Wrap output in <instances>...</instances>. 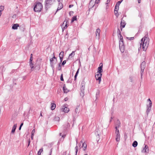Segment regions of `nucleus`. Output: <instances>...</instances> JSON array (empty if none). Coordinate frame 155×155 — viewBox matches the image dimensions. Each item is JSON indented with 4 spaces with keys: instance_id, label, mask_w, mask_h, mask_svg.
<instances>
[{
    "instance_id": "nucleus-1",
    "label": "nucleus",
    "mask_w": 155,
    "mask_h": 155,
    "mask_svg": "<svg viewBox=\"0 0 155 155\" xmlns=\"http://www.w3.org/2000/svg\"><path fill=\"white\" fill-rule=\"evenodd\" d=\"M141 43L140 44V48L142 47L143 51H146L148 46L149 43V38L148 33L146 34L144 37L141 39Z\"/></svg>"
},
{
    "instance_id": "nucleus-2",
    "label": "nucleus",
    "mask_w": 155,
    "mask_h": 155,
    "mask_svg": "<svg viewBox=\"0 0 155 155\" xmlns=\"http://www.w3.org/2000/svg\"><path fill=\"white\" fill-rule=\"evenodd\" d=\"M43 8L42 4L40 2L35 3L34 5V11L36 12H41Z\"/></svg>"
},
{
    "instance_id": "nucleus-3",
    "label": "nucleus",
    "mask_w": 155,
    "mask_h": 155,
    "mask_svg": "<svg viewBox=\"0 0 155 155\" xmlns=\"http://www.w3.org/2000/svg\"><path fill=\"white\" fill-rule=\"evenodd\" d=\"M55 0H45V8L46 10L50 7L55 2Z\"/></svg>"
},
{
    "instance_id": "nucleus-4",
    "label": "nucleus",
    "mask_w": 155,
    "mask_h": 155,
    "mask_svg": "<svg viewBox=\"0 0 155 155\" xmlns=\"http://www.w3.org/2000/svg\"><path fill=\"white\" fill-rule=\"evenodd\" d=\"M57 58L55 56H53L52 58L50 59V65L53 70L54 69V65L57 63Z\"/></svg>"
},
{
    "instance_id": "nucleus-5",
    "label": "nucleus",
    "mask_w": 155,
    "mask_h": 155,
    "mask_svg": "<svg viewBox=\"0 0 155 155\" xmlns=\"http://www.w3.org/2000/svg\"><path fill=\"white\" fill-rule=\"evenodd\" d=\"M146 63L145 61H143L142 62L140 65V68H141L140 74L141 78L142 79V76L143 74V71L145 68L146 66Z\"/></svg>"
},
{
    "instance_id": "nucleus-6",
    "label": "nucleus",
    "mask_w": 155,
    "mask_h": 155,
    "mask_svg": "<svg viewBox=\"0 0 155 155\" xmlns=\"http://www.w3.org/2000/svg\"><path fill=\"white\" fill-rule=\"evenodd\" d=\"M119 48L121 51L122 52H124V43L123 40H120L119 41Z\"/></svg>"
},
{
    "instance_id": "nucleus-7",
    "label": "nucleus",
    "mask_w": 155,
    "mask_h": 155,
    "mask_svg": "<svg viewBox=\"0 0 155 155\" xmlns=\"http://www.w3.org/2000/svg\"><path fill=\"white\" fill-rule=\"evenodd\" d=\"M102 74L97 72V74L95 75V77L97 80L98 81L99 84H100L101 81Z\"/></svg>"
},
{
    "instance_id": "nucleus-8",
    "label": "nucleus",
    "mask_w": 155,
    "mask_h": 155,
    "mask_svg": "<svg viewBox=\"0 0 155 155\" xmlns=\"http://www.w3.org/2000/svg\"><path fill=\"white\" fill-rule=\"evenodd\" d=\"M103 64L102 63H101L99 65V67L98 68L97 73L101 74V73L103 72Z\"/></svg>"
},
{
    "instance_id": "nucleus-9",
    "label": "nucleus",
    "mask_w": 155,
    "mask_h": 155,
    "mask_svg": "<svg viewBox=\"0 0 155 155\" xmlns=\"http://www.w3.org/2000/svg\"><path fill=\"white\" fill-rule=\"evenodd\" d=\"M79 106H78L76 108L75 111L73 113V116L74 117L76 116L77 113H78L79 112Z\"/></svg>"
},
{
    "instance_id": "nucleus-10",
    "label": "nucleus",
    "mask_w": 155,
    "mask_h": 155,
    "mask_svg": "<svg viewBox=\"0 0 155 155\" xmlns=\"http://www.w3.org/2000/svg\"><path fill=\"white\" fill-rule=\"evenodd\" d=\"M80 146H81V145H82V146L81 147H83V148L84 150H85L86 149L87 147V144L85 142H83L82 141H81L80 143Z\"/></svg>"
},
{
    "instance_id": "nucleus-11",
    "label": "nucleus",
    "mask_w": 155,
    "mask_h": 155,
    "mask_svg": "<svg viewBox=\"0 0 155 155\" xmlns=\"http://www.w3.org/2000/svg\"><path fill=\"white\" fill-rule=\"evenodd\" d=\"M100 30L99 28H97V29L96 31V38L98 39L100 38Z\"/></svg>"
},
{
    "instance_id": "nucleus-12",
    "label": "nucleus",
    "mask_w": 155,
    "mask_h": 155,
    "mask_svg": "<svg viewBox=\"0 0 155 155\" xmlns=\"http://www.w3.org/2000/svg\"><path fill=\"white\" fill-rule=\"evenodd\" d=\"M151 105L152 104L150 105V104H149V105H147V110H146V113L147 115H148L149 113L150 110H151Z\"/></svg>"
},
{
    "instance_id": "nucleus-13",
    "label": "nucleus",
    "mask_w": 155,
    "mask_h": 155,
    "mask_svg": "<svg viewBox=\"0 0 155 155\" xmlns=\"http://www.w3.org/2000/svg\"><path fill=\"white\" fill-rule=\"evenodd\" d=\"M68 22V21L67 20H65L62 25V27H63L64 29H65L67 28L68 27V25H67V22Z\"/></svg>"
},
{
    "instance_id": "nucleus-14",
    "label": "nucleus",
    "mask_w": 155,
    "mask_h": 155,
    "mask_svg": "<svg viewBox=\"0 0 155 155\" xmlns=\"http://www.w3.org/2000/svg\"><path fill=\"white\" fill-rule=\"evenodd\" d=\"M117 33H118V37L120 39V40H123V37L121 34L120 31L119 29L118 28V30L117 31Z\"/></svg>"
},
{
    "instance_id": "nucleus-15",
    "label": "nucleus",
    "mask_w": 155,
    "mask_h": 155,
    "mask_svg": "<svg viewBox=\"0 0 155 155\" xmlns=\"http://www.w3.org/2000/svg\"><path fill=\"white\" fill-rule=\"evenodd\" d=\"M120 27L124 28L126 25V23L124 20L122 19L120 22Z\"/></svg>"
},
{
    "instance_id": "nucleus-16",
    "label": "nucleus",
    "mask_w": 155,
    "mask_h": 155,
    "mask_svg": "<svg viewBox=\"0 0 155 155\" xmlns=\"http://www.w3.org/2000/svg\"><path fill=\"white\" fill-rule=\"evenodd\" d=\"M19 26V25L18 24H13L12 27V28L14 30H16Z\"/></svg>"
},
{
    "instance_id": "nucleus-17",
    "label": "nucleus",
    "mask_w": 155,
    "mask_h": 155,
    "mask_svg": "<svg viewBox=\"0 0 155 155\" xmlns=\"http://www.w3.org/2000/svg\"><path fill=\"white\" fill-rule=\"evenodd\" d=\"M116 137L115 138L117 142H119L120 139V135L119 134H116Z\"/></svg>"
},
{
    "instance_id": "nucleus-18",
    "label": "nucleus",
    "mask_w": 155,
    "mask_h": 155,
    "mask_svg": "<svg viewBox=\"0 0 155 155\" xmlns=\"http://www.w3.org/2000/svg\"><path fill=\"white\" fill-rule=\"evenodd\" d=\"M63 89L64 93H67L69 91L66 88L65 84H64L63 87Z\"/></svg>"
},
{
    "instance_id": "nucleus-19",
    "label": "nucleus",
    "mask_w": 155,
    "mask_h": 155,
    "mask_svg": "<svg viewBox=\"0 0 155 155\" xmlns=\"http://www.w3.org/2000/svg\"><path fill=\"white\" fill-rule=\"evenodd\" d=\"M63 4L59 2V3L58 7L57 8V10L56 12H57L58 10L61 9L63 8Z\"/></svg>"
},
{
    "instance_id": "nucleus-20",
    "label": "nucleus",
    "mask_w": 155,
    "mask_h": 155,
    "mask_svg": "<svg viewBox=\"0 0 155 155\" xmlns=\"http://www.w3.org/2000/svg\"><path fill=\"white\" fill-rule=\"evenodd\" d=\"M17 126V124H15L13 126L11 131V133L13 134L15 131Z\"/></svg>"
},
{
    "instance_id": "nucleus-21",
    "label": "nucleus",
    "mask_w": 155,
    "mask_h": 155,
    "mask_svg": "<svg viewBox=\"0 0 155 155\" xmlns=\"http://www.w3.org/2000/svg\"><path fill=\"white\" fill-rule=\"evenodd\" d=\"M148 148V146L147 145H146L144 147V148L143 149V151L144 152H148L149 151V149Z\"/></svg>"
},
{
    "instance_id": "nucleus-22",
    "label": "nucleus",
    "mask_w": 155,
    "mask_h": 155,
    "mask_svg": "<svg viewBox=\"0 0 155 155\" xmlns=\"http://www.w3.org/2000/svg\"><path fill=\"white\" fill-rule=\"evenodd\" d=\"M65 113H68L69 110V109L67 107H64V108H63L61 109Z\"/></svg>"
},
{
    "instance_id": "nucleus-23",
    "label": "nucleus",
    "mask_w": 155,
    "mask_h": 155,
    "mask_svg": "<svg viewBox=\"0 0 155 155\" xmlns=\"http://www.w3.org/2000/svg\"><path fill=\"white\" fill-rule=\"evenodd\" d=\"M51 105V110H53L55 108L56 105L54 103H52Z\"/></svg>"
},
{
    "instance_id": "nucleus-24",
    "label": "nucleus",
    "mask_w": 155,
    "mask_h": 155,
    "mask_svg": "<svg viewBox=\"0 0 155 155\" xmlns=\"http://www.w3.org/2000/svg\"><path fill=\"white\" fill-rule=\"evenodd\" d=\"M138 143L136 141H134L132 143V146L134 147H136Z\"/></svg>"
},
{
    "instance_id": "nucleus-25",
    "label": "nucleus",
    "mask_w": 155,
    "mask_h": 155,
    "mask_svg": "<svg viewBox=\"0 0 155 155\" xmlns=\"http://www.w3.org/2000/svg\"><path fill=\"white\" fill-rule=\"evenodd\" d=\"M94 1L95 3L98 4L99 3L100 0H91L90 2V4H91L92 1L93 2Z\"/></svg>"
},
{
    "instance_id": "nucleus-26",
    "label": "nucleus",
    "mask_w": 155,
    "mask_h": 155,
    "mask_svg": "<svg viewBox=\"0 0 155 155\" xmlns=\"http://www.w3.org/2000/svg\"><path fill=\"white\" fill-rule=\"evenodd\" d=\"M84 91H82L81 90V92H80V95L82 97H83L84 95Z\"/></svg>"
},
{
    "instance_id": "nucleus-27",
    "label": "nucleus",
    "mask_w": 155,
    "mask_h": 155,
    "mask_svg": "<svg viewBox=\"0 0 155 155\" xmlns=\"http://www.w3.org/2000/svg\"><path fill=\"white\" fill-rule=\"evenodd\" d=\"M30 66L31 67V71H32V69L34 68V64L32 63V62L30 63Z\"/></svg>"
},
{
    "instance_id": "nucleus-28",
    "label": "nucleus",
    "mask_w": 155,
    "mask_h": 155,
    "mask_svg": "<svg viewBox=\"0 0 155 155\" xmlns=\"http://www.w3.org/2000/svg\"><path fill=\"white\" fill-rule=\"evenodd\" d=\"M43 151V148L40 149L38 153V155H41V153Z\"/></svg>"
},
{
    "instance_id": "nucleus-29",
    "label": "nucleus",
    "mask_w": 155,
    "mask_h": 155,
    "mask_svg": "<svg viewBox=\"0 0 155 155\" xmlns=\"http://www.w3.org/2000/svg\"><path fill=\"white\" fill-rule=\"evenodd\" d=\"M77 18L76 16H74L72 19L71 20V22H74V21H76L77 20Z\"/></svg>"
},
{
    "instance_id": "nucleus-30",
    "label": "nucleus",
    "mask_w": 155,
    "mask_h": 155,
    "mask_svg": "<svg viewBox=\"0 0 155 155\" xmlns=\"http://www.w3.org/2000/svg\"><path fill=\"white\" fill-rule=\"evenodd\" d=\"M60 118L58 117H55L54 118V120L55 121H59L60 120Z\"/></svg>"
},
{
    "instance_id": "nucleus-31",
    "label": "nucleus",
    "mask_w": 155,
    "mask_h": 155,
    "mask_svg": "<svg viewBox=\"0 0 155 155\" xmlns=\"http://www.w3.org/2000/svg\"><path fill=\"white\" fill-rule=\"evenodd\" d=\"M64 52L63 51H61L59 54V57H63L64 56Z\"/></svg>"
},
{
    "instance_id": "nucleus-32",
    "label": "nucleus",
    "mask_w": 155,
    "mask_h": 155,
    "mask_svg": "<svg viewBox=\"0 0 155 155\" xmlns=\"http://www.w3.org/2000/svg\"><path fill=\"white\" fill-rule=\"evenodd\" d=\"M119 6L116 5L115 6L114 11H118L119 10Z\"/></svg>"
},
{
    "instance_id": "nucleus-33",
    "label": "nucleus",
    "mask_w": 155,
    "mask_h": 155,
    "mask_svg": "<svg viewBox=\"0 0 155 155\" xmlns=\"http://www.w3.org/2000/svg\"><path fill=\"white\" fill-rule=\"evenodd\" d=\"M123 0H121V1H119L118 2H117V3H116V5H117V6H119L120 5V4L121 3V2H122Z\"/></svg>"
},
{
    "instance_id": "nucleus-34",
    "label": "nucleus",
    "mask_w": 155,
    "mask_h": 155,
    "mask_svg": "<svg viewBox=\"0 0 155 155\" xmlns=\"http://www.w3.org/2000/svg\"><path fill=\"white\" fill-rule=\"evenodd\" d=\"M115 15L117 17H118L119 15V14L118 12V11H114Z\"/></svg>"
},
{
    "instance_id": "nucleus-35",
    "label": "nucleus",
    "mask_w": 155,
    "mask_h": 155,
    "mask_svg": "<svg viewBox=\"0 0 155 155\" xmlns=\"http://www.w3.org/2000/svg\"><path fill=\"white\" fill-rule=\"evenodd\" d=\"M61 63L58 64V70L59 71H60V70H61Z\"/></svg>"
},
{
    "instance_id": "nucleus-36",
    "label": "nucleus",
    "mask_w": 155,
    "mask_h": 155,
    "mask_svg": "<svg viewBox=\"0 0 155 155\" xmlns=\"http://www.w3.org/2000/svg\"><path fill=\"white\" fill-rule=\"evenodd\" d=\"M75 149L76 150V151H75L76 154H75V155H77V152H78V146H76L75 147Z\"/></svg>"
},
{
    "instance_id": "nucleus-37",
    "label": "nucleus",
    "mask_w": 155,
    "mask_h": 155,
    "mask_svg": "<svg viewBox=\"0 0 155 155\" xmlns=\"http://www.w3.org/2000/svg\"><path fill=\"white\" fill-rule=\"evenodd\" d=\"M74 55V52L72 51V52L69 54V57H70L71 56V58H72V56H73Z\"/></svg>"
},
{
    "instance_id": "nucleus-38",
    "label": "nucleus",
    "mask_w": 155,
    "mask_h": 155,
    "mask_svg": "<svg viewBox=\"0 0 155 155\" xmlns=\"http://www.w3.org/2000/svg\"><path fill=\"white\" fill-rule=\"evenodd\" d=\"M85 86H81V90L84 91Z\"/></svg>"
},
{
    "instance_id": "nucleus-39",
    "label": "nucleus",
    "mask_w": 155,
    "mask_h": 155,
    "mask_svg": "<svg viewBox=\"0 0 155 155\" xmlns=\"http://www.w3.org/2000/svg\"><path fill=\"white\" fill-rule=\"evenodd\" d=\"M4 7L3 6H1L0 7V10L2 12L4 9Z\"/></svg>"
},
{
    "instance_id": "nucleus-40",
    "label": "nucleus",
    "mask_w": 155,
    "mask_h": 155,
    "mask_svg": "<svg viewBox=\"0 0 155 155\" xmlns=\"http://www.w3.org/2000/svg\"><path fill=\"white\" fill-rule=\"evenodd\" d=\"M60 80L61 81H64V79L63 78V74H61V75Z\"/></svg>"
},
{
    "instance_id": "nucleus-41",
    "label": "nucleus",
    "mask_w": 155,
    "mask_h": 155,
    "mask_svg": "<svg viewBox=\"0 0 155 155\" xmlns=\"http://www.w3.org/2000/svg\"><path fill=\"white\" fill-rule=\"evenodd\" d=\"M127 38L129 40H132L134 39V37H131L130 38L127 37Z\"/></svg>"
},
{
    "instance_id": "nucleus-42",
    "label": "nucleus",
    "mask_w": 155,
    "mask_h": 155,
    "mask_svg": "<svg viewBox=\"0 0 155 155\" xmlns=\"http://www.w3.org/2000/svg\"><path fill=\"white\" fill-rule=\"evenodd\" d=\"M66 60L64 61L61 64V66H64V64H66Z\"/></svg>"
},
{
    "instance_id": "nucleus-43",
    "label": "nucleus",
    "mask_w": 155,
    "mask_h": 155,
    "mask_svg": "<svg viewBox=\"0 0 155 155\" xmlns=\"http://www.w3.org/2000/svg\"><path fill=\"white\" fill-rule=\"evenodd\" d=\"M85 86V83L84 81H82L81 83V86Z\"/></svg>"
},
{
    "instance_id": "nucleus-44",
    "label": "nucleus",
    "mask_w": 155,
    "mask_h": 155,
    "mask_svg": "<svg viewBox=\"0 0 155 155\" xmlns=\"http://www.w3.org/2000/svg\"><path fill=\"white\" fill-rule=\"evenodd\" d=\"M131 82H133V79L132 77H130L129 78Z\"/></svg>"
},
{
    "instance_id": "nucleus-45",
    "label": "nucleus",
    "mask_w": 155,
    "mask_h": 155,
    "mask_svg": "<svg viewBox=\"0 0 155 155\" xmlns=\"http://www.w3.org/2000/svg\"><path fill=\"white\" fill-rule=\"evenodd\" d=\"M35 129H33L31 132V135H34V134L35 132Z\"/></svg>"
},
{
    "instance_id": "nucleus-46",
    "label": "nucleus",
    "mask_w": 155,
    "mask_h": 155,
    "mask_svg": "<svg viewBox=\"0 0 155 155\" xmlns=\"http://www.w3.org/2000/svg\"><path fill=\"white\" fill-rule=\"evenodd\" d=\"M116 130L115 132V134H119V130L117 129H116Z\"/></svg>"
},
{
    "instance_id": "nucleus-47",
    "label": "nucleus",
    "mask_w": 155,
    "mask_h": 155,
    "mask_svg": "<svg viewBox=\"0 0 155 155\" xmlns=\"http://www.w3.org/2000/svg\"><path fill=\"white\" fill-rule=\"evenodd\" d=\"M95 134L97 135V136L99 138V134H98L97 133V130L96 131V132L95 133Z\"/></svg>"
},
{
    "instance_id": "nucleus-48",
    "label": "nucleus",
    "mask_w": 155,
    "mask_h": 155,
    "mask_svg": "<svg viewBox=\"0 0 155 155\" xmlns=\"http://www.w3.org/2000/svg\"><path fill=\"white\" fill-rule=\"evenodd\" d=\"M59 58H60V63H61L62 62L63 57H59Z\"/></svg>"
},
{
    "instance_id": "nucleus-49",
    "label": "nucleus",
    "mask_w": 155,
    "mask_h": 155,
    "mask_svg": "<svg viewBox=\"0 0 155 155\" xmlns=\"http://www.w3.org/2000/svg\"><path fill=\"white\" fill-rule=\"evenodd\" d=\"M79 68L78 69V70H77V71H76V73L75 74H76L77 75H78V74L79 73Z\"/></svg>"
},
{
    "instance_id": "nucleus-50",
    "label": "nucleus",
    "mask_w": 155,
    "mask_h": 155,
    "mask_svg": "<svg viewBox=\"0 0 155 155\" xmlns=\"http://www.w3.org/2000/svg\"><path fill=\"white\" fill-rule=\"evenodd\" d=\"M120 127V125L119 124H117L116 126L115 127V129H117L118 128H119Z\"/></svg>"
},
{
    "instance_id": "nucleus-51",
    "label": "nucleus",
    "mask_w": 155,
    "mask_h": 155,
    "mask_svg": "<svg viewBox=\"0 0 155 155\" xmlns=\"http://www.w3.org/2000/svg\"><path fill=\"white\" fill-rule=\"evenodd\" d=\"M33 60V58H31V57H30V58L29 60V63L32 62V61Z\"/></svg>"
},
{
    "instance_id": "nucleus-52",
    "label": "nucleus",
    "mask_w": 155,
    "mask_h": 155,
    "mask_svg": "<svg viewBox=\"0 0 155 155\" xmlns=\"http://www.w3.org/2000/svg\"><path fill=\"white\" fill-rule=\"evenodd\" d=\"M73 11H71L69 13V15L71 16V15H72L73 14Z\"/></svg>"
},
{
    "instance_id": "nucleus-53",
    "label": "nucleus",
    "mask_w": 155,
    "mask_h": 155,
    "mask_svg": "<svg viewBox=\"0 0 155 155\" xmlns=\"http://www.w3.org/2000/svg\"><path fill=\"white\" fill-rule=\"evenodd\" d=\"M148 101H149V104H152V102H151V101L150 100V99H148L147 100Z\"/></svg>"
},
{
    "instance_id": "nucleus-54",
    "label": "nucleus",
    "mask_w": 155,
    "mask_h": 155,
    "mask_svg": "<svg viewBox=\"0 0 155 155\" xmlns=\"http://www.w3.org/2000/svg\"><path fill=\"white\" fill-rule=\"evenodd\" d=\"M15 70H12V71L11 72H10V74H13V73H14L15 71Z\"/></svg>"
},
{
    "instance_id": "nucleus-55",
    "label": "nucleus",
    "mask_w": 155,
    "mask_h": 155,
    "mask_svg": "<svg viewBox=\"0 0 155 155\" xmlns=\"http://www.w3.org/2000/svg\"><path fill=\"white\" fill-rule=\"evenodd\" d=\"M52 148H51V149L50 151V153L49 154V155H51V153H52Z\"/></svg>"
},
{
    "instance_id": "nucleus-56",
    "label": "nucleus",
    "mask_w": 155,
    "mask_h": 155,
    "mask_svg": "<svg viewBox=\"0 0 155 155\" xmlns=\"http://www.w3.org/2000/svg\"><path fill=\"white\" fill-rule=\"evenodd\" d=\"M117 124H119V125H120V121L118 120H117Z\"/></svg>"
},
{
    "instance_id": "nucleus-57",
    "label": "nucleus",
    "mask_w": 155,
    "mask_h": 155,
    "mask_svg": "<svg viewBox=\"0 0 155 155\" xmlns=\"http://www.w3.org/2000/svg\"><path fill=\"white\" fill-rule=\"evenodd\" d=\"M77 76H78V75H77L76 74H75L74 77L75 81L76 80Z\"/></svg>"
},
{
    "instance_id": "nucleus-58",
    "label": "nucleus",
    "mask_w": 155,
    "mask_h": 155,
    "mask_svg": "<svg viewBox=\"0 0 155 155\" xmlns=\"http://www.w3.org/2000/svg\"><path fill=\"white\" fill-rule=\"evenodd\" d=\"M73 5H69V8H71L72 7H73Z\"/></svg>"
},
{
    "instance_id": "nucleus-59",
    "label": "nucleus",
    "mask_w": 155,
    "mask_h": 155,
    "mask_svg": "<svg viewBox=\"0 0 155 155\" xmlns=\"http://www.w3.org/2000/svg\"><path fill=\"white\" fill-rule=\"evenodd\" d=\"M30 140H28V147L29 146V145H30Z\"/></svg>"
},
{
    "instance_id": "nucleus-60",
    "label": "nucleus",
    "mask_w": 155,
    "mask_h": 155,
    "mask_svg": "<svg viewBox=\"0 0 155 155\" xmlns=\"http://www.w3.org/2000/svg\"><path fill=\"white\" fill-rule=\"evenodd\" d=\"M68 100V98L67 97H66V98H65L64 99V101H67Z\"/></svg>"
},
{
    "instance_id": "nucleus-61",
    "label": "nucleus",
    "mask_w": 155,
    "mask_h": 155,
    "mask_svg": "<svg viewBox=\"0 0 155 155\" xmlns=\"http://www.w3.org/2000/svg\"><path fill=\"white\" fill-rule=\"evenodd\" d=\"M26 78V76H23L22 78H23V80H25Z\"/></svg>"
},
{
    "instance_id": "nucleus-62",
    "label": "nucleus",
    "mask_w": 155,
    "mask_h": 155,
    "mask_svg": "<svg viewBox=\"0 0 155 155\" xmlns=\"http://www.w3.org/2000/svg\"><path fill=\"white\" fill-rule=\"evenodd\" d=\"M34 135H31V139L32 140L33 139V137Z\"/></svg>"
},
{
    "instance_id": "nucleus-63",
    "label": "nucleus",
    "mask_w": 155,
    "mask_h": 155,
    "mask_svg": "<svg viewBox=\"0 0 155 155\" xmlns=\"http://www.w3.org/2000/svg\"><path fill=\"white\" fill-rule=\"evenodd\" d=\"M23 123H21L20 124V126L22 127V126H23Z\"/></svg>"
},
{
    "instance_id": "nucleus-64",
    "label": "nucleus",
    "mask_w": 155,
    "mask_h": 155,
    "mask_svg": "<svg viewBox=\"0 0 155 155\" xmlns=\"http://www.w3.org/2000/svg\"><path fill=\"white\" fill-rule=\"evenodd\" d=\"M141 0H138V2L139 3H140Z\"/></svg>"
}]
</instances>
